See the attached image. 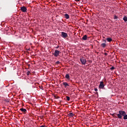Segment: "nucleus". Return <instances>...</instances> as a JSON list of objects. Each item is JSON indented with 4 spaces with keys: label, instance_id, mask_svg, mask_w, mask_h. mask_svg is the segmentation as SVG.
<instances>
[{
    "label": "nucleus",
    "instance_id": "6ab92c4d",
    "mask_svg": "<svg viewBox=\"0 0 127 127\" xmlns=\"http://www.w3.org/2000/svg\"><path fill=\"white\" fill-rule=\"evenodd\" d=\"M66 100L67 101H70V97L68 96H66Z\"/></svg>",
    "mask_w": 127,
    "mask_h": 127
},
{
    "label": "nucleus",
    "instance_id": "f03ea898",
    "mask_svg": "<svg viewBox=\"0 0 127 127\" xmlns=\"http://www.w3.org/2000/svg\"><path fill=\"white\" fill-rule=\"evenodd\" d=\"M80 62L82 63V65H86L87 63V61L85 59V58L82 57L80 59Z\"/></svg>",
    "mask_w": 127,
    "mask_h": 127
},
{
    "label": "nucleus",
    "instance_id": "dca6fc26",
    "mask_svg": "<svg viewBox=\"0 0 127 127\" xmlns=\"http://www.w3.org/2000/svg\"><path fill=\"white\" fill-rule=\"evenodd\" d=\"M123 20H124V21L125 22H127V16H125L124 18H123Z\"/></svg>",
    "mask_w": 127,
    "mask_h": 127
},
{
    "label": "nucleus",
    "instance_id": "5701e85b",
    "mask_svg": "<svg viewBox=\"0 0 127 127\" xmlns=\"http://www.w3.org/2000/svg\"><path fill=\"white\" fill-rule=\"evenodd\" d=\"M94 91H95V92H97L98 91V89L97 88H95Z\"/></svg>",
    "mask_w": 127,
    "mask_h": 127
},
{
    "label": "nucleus",
    "instance_id": "20e7f679",
    "mask_svg": "<svg viewBox=\"0 0 127 127\" xmlns=\"http://www.w3.org/2000/svg\"><path fill=\"white\" fill-rule=\"evenodd\" d=\"M59 53H60V51H59L57 50H56L55 51V53L54 54L55 57H58V55H59Z\"/></svg>",
    "mask_w": 127,
    "mask_h": 127
},
{
    "label": "nucleus",
    "instance_id": "aec40b11",
    "mask_svg": "<svg viewBox=\"0 0 127 127\" xmlns=\"http://www.w3.org/2000/svg\"><path fill=\"white\" fill-rule=\"evenodd\" d=\"M30 74V71L27 72V76H29Z\"/></svg>",
    "mask_w": 127,
    "mask_h": 127
},
{
    "label": "nucleus",
    "instance_id": "b1692460",
    "mask_svg": "<svg viewBox=\"0 0 127 127\" xmlns=\"http://www.w3.org/2000/svg\"><path fill=\"white\" fill-rule=\"evenodd\" d=\"M40 127H45V125H42V126H40Z\"/></svg>",
    "mask_w": 127,
    "mask_h": 127
},
{
    "label": "nucleus",
    "instance_id": "f3484780",
    "mask_svg": "<svg viewBox=\"0 0 127 127\" xmlns=\"http://www.w3.org/2000/svg\"><path fill=\"white\" fill-rule=\"evenodd\" d=\"M114 69H115V68L114 66H112L110 68V70H111V71H113V70H114Z\"/></svg>",
    "mask_w": 127,
    "mask_h": 127
},
{
    "label": "nucleus",
    "instance_id": "a878e982",
    "mask_svg": "<svg viewBox=\"0 0 127 127\" xmlns=\"http://www.w3.org/2000/svg\"><path fill=\"white\" fill-rule=\"evenodd\" d=\"M75 1H80V0H74Z\"/></svg>",
    "mask_w": 127,
    "mask_h": 127
},
{
    "label": "nucleus",
    "instance_id": "9d476101",
    "mask_svg": "<svg viewBox=\"0 0 127 127\" xmlns=\"http://www.w3.org/2000/svg\"><path fill=\"white\" fill-rule=\"evenodd\" d=\"M65 18H66V19H69L70 18V16H69V14H65L64 15Z\"/></svg>",
    "mask_w": 127,
    "mask_h": 127
},
{
    "label": "nucleus",
    "instance_id": "1a4fd4ad",
    "mask_svg": "<svg viewBox=\"0 0 127 127\" xmlns=\"http://www.w3.org/2000/svg\"><path fill=\"white\" fill-rule=\"evenodd\" d=\"M87 38L88 36H87V35H85L82 37V40H87Z\"/></svg>",
    "mask_w": 127,
    "mask_h": 127
},
{
    "label": "nucleus",
    "instance_id": "cd10ccee",
    "mask_svg": "<svg viewBox=\"0 0 127 127\" xmlns=\"http://www.w3.org/2000/svg\"><path fill=\"white\" fill-rule=\"evenodd\" d=\"M104 42H107V41L106 40H104Z\"/></svg>",
    "mask_w": 127,
    "mask_h": 127
},
{
    "label": "nucleus",
    "instance_id": "4468645a",
    "mask_svg": "<svg viewBox=\"0 0 127 127\" xmlns=\"http://www.w3.org/2000/svg\"><path fill=\"white\" fill-rule=\"evenodd\" d=\"M106 40L108 42H111V41H113V39L111 38H108L106 39Z\"/></svg>",
    "mask_w": 127,
    "mask_h": 127
},
{
    "label": "nucleus",
    "instance_id": "423d86ee",
    "mask_svg": "<svg viewBox=\"0 0 127 127\" xmlns=\"http://www.w3.org/2000/svg\"><path fill=\"white\" fill-rule=\"evenodd\" d=\"M20 9L23 12H26L27 11V8L25 6L21 7Z\"/></svg>",
    "mask_w": 127,
    "mask_h": 127
},
{
    "label": "nucleus",
    "instance_id": "a211bd4d",
    "mask_svg": "<svg viewBox=\"0 0 127 127\" xmlns=\"http://www.w3.org/2000/svg\"><path fill=\"white\" fill-rule=\"evenodd\" d=\"M54 98H55L56 99H59V98H60V97L59 96H57L56 95H55Z\"/></svg>",
    "mask_w": 127,
    "mask_h": 127
},
{
    "label": "nucleus",
    "instance_id": "4be33fe9",
    "mask_svg": "<svg viewBox=\"0 0 127 127\" xmlns=\"http://www.w3.org/2000/svg\"><path fill=\"white\" fill-rule=\"evenodd\" d=\"M56 64H60V62L57 61V62H56Z\"/></svg>",
    "mask_w": 127,
    "mask_h": 127
},
{
    "label": "nucleus",
    "instance_id": "9b49d317",
    "mask_svg": "<svg viewBox=\"0 0 127 127\" xmlns=\"http://www.w3.org/2000/svg\"><path fill=\"white\" fill-rule=\"evenodd\" d=\"M117 115H118V114L117 113H113L111 114V115L113 117V118H116V119L118 118V116H117Z\"/></svg>",
    "mask_w": 127,
    "mask_h": 127
},
{
    "label": "nucleus",
    "instance_id": "f257e3e1",
    "mask_svg": "<svg viewBox=\"0 0 127 127\" xmlns=\"http://www.w3.org/2000/svg\"><path fill=\"white\" fill-rule=\"evenodd\" d=\"M118 119L123 120V117L124 120H127V113L125 111L120 110L117 114Z\"/></svg>",
    "mask_w": 127,
    "mask_h": 127
},
{
    "label": "nucleus",
    "instance_id": "7ed1b4c3",
    "mask_svg": "<svg viewBox=\"0 0 127 127\" xmlns=\"http://www.w3.org/2000/svg\"><path fill=\"white\" fill-rule=\"evenodd\" d=\"M62 37L63 38H67L68 37V34H67V33H65L64 32H62V35H61Z\"/></svg>",
    "mask_w": 127,
    "mask_h": 127
},
{
    "label": "nucleus",
    "instance_id": "6e6552de",
    "mask_svg": "<svg viewBox=\"0 0 127 127\" xmlns=\"http://www.w3.org/2000/svg\"><path fill=\"white\" fill-rule=\"evenodd\" d=\"M67 116H69L70 118H73L75 115L73 113H69L67 114Z\"/></svg>",
    "mask_w": 127,
    "mask_h": 127
},
{
    "label": "nucleus",
    "instance_id": "bb28decb",
    "mask_svg": "<svg viewBox=\"0 0 127 127\" xmlns=\"http://www.w3.org/2000/svg\"><path fill=\"white\" fill-rule=\"evenodd\" d=\"M105 55H108V54L107 53H105Z\"/></svg>",
    "mask_w": 127,
    "mask_h": 127
},
{
    "label": "nucleus",
    "instance_id": "412c9836",
    "mask_svg": "<svg viewBox=\"0 0 127 127\" xmlns=\"http://www.w3.org/2000/svg\"><path fill=\"white\" fill-rule=\"evenodd\" d=\"M114 19H118V16H114Z\"/></svg>",
    "mask_w": 127,
    "mask_h": 127
},
{
    "label": "nucleus",
    "instance_id": "f8f14e48",
    "mask_svg": "<svg viewBox=\"0 0 127 127\" xmlns=\"http://www.w3.org/2000/svg\"><path fill=\"white\" fill-rule=\"evenodd\" d=\"M65 78L67 80H69L70 79V75H69V74H66L65 76Z\"/></svg>",
    "mask_w": 127,
    "mask_h": 127
},
{
    "label": "nucleus",
    "instance_id": "2eb2a0df",
    "mask_svg": "<svg viewBox=\"0 0 127 127\" xmlns=\"http://www.w3.org/2000/svg\"><path fill=\"white\" fill-rule=\"evenodd\" d=\"M101 47H103V48H105L106 46H107V45L105 43H102L101 45Z\"/></svg>",
    "mask_w": 127,
    "mask_h": 127
},
{
    "label": "nucleus",
    "instance_id": "ddd939ff",
    "mask_svg": "<svg viewBox=\"0 0 127 127\" xmlns=\"http://www.w3.org/2000/svg\"><path fill=\"white\" fill-rule=\"evenodd\" d=\"M63 84L65 88H66L67 86L69 87V84H68L67 83V82H63Z\"/></svg>",
    "mask_w": 127,
    "mask_h": 127
},
{
    "label": "nucleus",
    "instance_id": "c85d7f7f",
    "mask_svg": "<svg viewBox=\"0 0 127 127\" xmlns=\"http://www.w3.org/2000/svg\"><path fill=\"white\" fill-rule=\"evenodd\" d=\"M96 94L98 95V92H96Z\"/></svg>",
    "mask_w": 127,
    "mask_h": 127
},
{
    "label": "nucleus",
    "instance_id": "0eeeda50",
    "mask_svg": "<svg viewBox=\"0 0 127 127\" xmlns=\"http://www.w3.org/2000/svg\"><path fill=\"white\" fill-rule=\"evenodd\" d=\"M20 111H21V112H22L24 113V114H26V112H27V111L26 110V109H23V108H21V109H20Z\"/></svg>",
    "mask_w": 127,
    "mask_h": 127
},
{
    "label": "nucleus",
    "instance_id": "39448f33",
    "mask_svg": "<svg viewBox=\"0 0 127 127\" xmlns=\"http://www.w3.org/2000/svg\"><path fill=\"white\" fill-rule=\"evenodd\" d=\"M104 87H105V84H104V82L101 81L100 85L99 86V88L101 89H104Z\"/></svg>",
    "mask_w": 127,
    "mask_h": 127
},
{
    "label": "nucleus",
    "instance_id": "393cba45",
    "mask_svg": "<svg viewBox=\"0 0 127 127\" xmlns=\"http://www.w3.org/2000/svg\"><path fill=\"white\" fill-rule=\"evenodd\" d=\"M56 48V49H58V48H59V46H58Z\"/></svg>",
    "mask_w": 127,
    "mask_h": 127
}]
</instances>
